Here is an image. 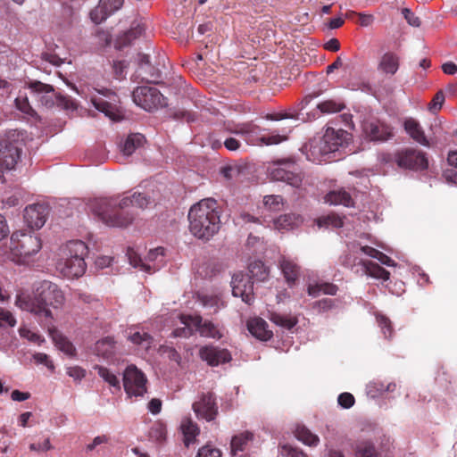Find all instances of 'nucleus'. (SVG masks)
<instances>
[{"instance_id":"de8ad7c7","label":"nucleus","mask_w":457,"mask_h":457,"mask_svg":"<svg viewBox=\"0 0 457 457\" xmlns=\"http://www.w3.org/2000/svg\"><path fill=\"white\" fill-rule=\"evenodd\" d=\"M16 325V319L11 312L0 307V327L9 326L14 327Z\"/></svg>"},{"instance_id":"bb28decb","label":"nucleus","mask_w":457,"mask_h":457,"mask_svg":"<svg viewBox=\"0 0 457 457\" xmlns=\"http://www.w3.org/2000/svg\"><path fill=\"white\" fill-rule=\"evenodd\" d=\"M360 263L361 264V275L365 274L369 277L384 281L389 278L390 273L378 264L370 261H360Z\"/></svg>"},{"instance_id":"a18cd8bd","label":"nucleus","mask_w":457,"mask_h":457,"mask_svg":"<svg viewBox=\"0 0 457 457\" xmlns=\"http://www.w3.org/2000/svg\"><path fill=\"white\" fill-rule=\"evenodd\" d=\"M445 102V95L442 90L436 92L430 103L428 104V111L432 113H436L441 110Z\"/></svg>"},{"instance_id":"72a5a7b5","label":"nucleus","mask_w":457,"mask_h":457,"mask_svg":"<svg viewBox=\"0 0 457 457\" xmlns=\"http://www.w3.org/2000/svg\"><path fill=\"white\" fill-rule=\"evenodd\" d=\"M295 435L299 441L309 446H315L320 442L319 436L312 434L304 426L298 425L295 430Z\"/></svg>"},{"instance_id":"f3484780","label":"nucleus","mask_w":457,"mask_h":457,"mask_svg":"<svg viewBox=\"0 0 457 457\" xmlns=\"http://www.w3.org/2000/svg\"><path fill=\"white\" fill-rule=\"evenodd\" d=\"M232 294L240 297L243 302L250 304L253 301V284L248 275L237 272L231 280Z\"/></svg>"},{"instance_id":"ddd939ff","label":"nucleus","mask_w":457,"mask_h":457,"mask_svg":"<svg viewBox=\"0 0 457 457\" xmlns=\"http://www.w3.org/2000/svg\"><path fill=\"white\" fill-rule=\"evenodd\" d=\"M145 374L135 365L127 367L123 373V386L129 396H142L146 392Z\"/></svg>"},{"instance_id":"7ed1b4c3","label":"nucleus","mask_w":457,"mask_h":457,"mask_svg":"<svg viewBox=\"0 0 457 457\" xmlns=\"http://www.w3.org/2000/svg\"><path fill=\"white\" fill-rule=\"evenodd\" d=\"M87 253L88 248L84 242L80 240L68 242L60 249L56 270L67 278L81 277L87 269L85 258Z\"/></svg>"},{"instance_id":"2eb2a0df","label":"nucleus","mask_w":457,"mask_h":457,"mask_svg":"<svg viewBox=\"0 0 457 457\" xmlns=\"http://www.w3.org/2000/svg\"><path fill=\"white\" fill-rule=\"evenodd\" d=\"M192 409L198 419H204L206 421L214 420L218 415L215 396L212 393L202 394L193 403Z\"/></svg>"},{"instance_id":"6e6552de","label":"nucleus","mask_w":457,"mask_h":457,"mask_svg":"<svg viewBox=\"0 0 457 457\" xmlns=\"http://www.w3.org/2000/svg\"><path fill=\"white\" fill-rule=\"evenodd\" d=\"M21 141L16 131L9 132L0 141V171L14 169L21 154Z\"/></svg>"},{"instance_id":"4be33fe9","label":"nucleus","mask_w":457,"mask_h":457,"mask_svg":"<svg viewBox=\"0 0 457 457\" xmlns=\"http://www.w3.org/2000/svg\"><path fill=\"white\" fill-rule=\"evenodd\" d=\"M403 128L406 133L417 143L423 146L429 147L430 143L428 140L425 132L420 122L413 118H408L403 122Z\"/></svg>"},{"instance_id":"393cba45","label":"nucleus","mask_w":457,"mask_h":457,"mask_svg":"<svg viewBox=\"0 0 457 457\" xmlns=\"http://www.w3.org/2000/svg\"><path fill=\"white\" fill-rule=\"evenodd\" d=\"M253 434L250 431H243L232 436L230 441V453L235 456L244 452L253 440Z\"/></svg>"},{"instance_id":"4d7b16f0","label":"nucleus","mask_w":457,"mask_h":457,"mask_svg":"<svg viewBox=\"0 0 457 457\" xmlns=\"http://www.w3.org/2000/svg\"><path fill=\"white\" fill-rule=\"evenodd\" d=\"M338 404L345 409L351 408L354 404V397L350 393H342L337 398Z\"/></svg>"},{"instance_id":"423d86ee","label":"nucleus","mask_w":457,"mask_h":457,"mask_svg":"<svg viewBox=\"0 0 457 457\" xmlns=\"http://www.w3.org/2000/svg\"><path fill=\"white\" fill-rule=\"evenodd\" d=\"M267 173L270 179L286 182L294 187H299L303 179L300 166L293 158L272 161L267 168Z\"/></svg>"},{"instance_id":"412c9836","label":"nucleus","mask_w":457,"mask_h":457,"mask_svg":"<svg viewBox=\"0 0 457 457\" xmlns=\"http://www.w3.org/2000/svg\"><path fill=\"white\" fill-rule=\"evenodd\" d=\"M278 266L289 287H293L299 278L300 266L293 260L281 256L278 260Z\"/></svg>"},{"instance_id":"49530a36","label":"nucleus","mask_w":457,"mask_h":457,"mask_svg":"<svg viewBox=\"0 0 457 457\" xmlns=\"http://www.w3.org/2000/svg\"><path fill=\"white\" fill-rule=\"evenodd\" d=\"M325 200H353L352 195L344 188L340 187L337 189H334L329 191L326 196Z\"/></svg>"},{"instance_id":"052dcab7","label":"nucleus","mask_w":457,"mask_h":457,"mask_svg":"<svg viewBox=\"0 0 457 457\" xmlns=\"http://www.w3.org/2000/svg\"><path fill=\"white\" fill-rule=\"evenodd\" d=\"M386 386L383 382L374 381L369 384L368 390L369 394L372 396H376L377 395H382L385 393Z\"/></svg>"},{"instance_id":"f03ea898","label":"nucleus","mask_w":457,"mask_h":457,"mask_svg":"<svg viewBox=\"0 0 457 457\" xmlns=\"http://www.w3.org/2000/svg\"><path fill=\"white\" fill-rule=\"evenodd\" d=\"M189 228L201 239H209L219 230L220 214L216 202H196L188 212Z\"/></svg>"},{"instance_id":"ea45409f","label":"nucleus","mask_w":457,"mask_h":457,"mask_svg":"<svg viewBox=\"0 0 457 457\" xmlns=\"http://www.w3.org/2000/svg\"><path fill=\"white\" fill-rule=\"evenodd\" d=\"M270 320L276 325L290 329L297 323V320L295 317L281 315L277 312H271Z\"/></svg>"},{"instance_id":"bf43d9fd","label":"nucleus","mask_w":457,"mask_h":457,"mask_svg":"<svg viewBox=\"0 0 457 457\" xmlns=\"http://www.w3.org/2000/svg\"><path fill=\"white\" fill-rule=\"evenodd\" d=\"M130 192H124L122 195H119L118 197H122L121 200H129L133 198L134 200H149L151 198L150 195H146L145 193L136 189L132 194L129 195Z\"/></svg>"},{"instance_id":"5701e85b","label":"nucleus","mask_w":457,"mask_h":457,"mask_svg":"<svg viewBox=\"0 0 457 457\" xmlns=\"http://www.w3.org/2000/svg\"><path fill=\"white\" fill-rule=\"evenodd\" d=\"M223 177L230 181L244 182L248 176V167L245 164L234 163L220 169Z\"/></svg>"},{"instance_id":"8fccbe9b","label":"nucleus","mask_w":457,"mask_h":457,"mask_svg":"<svg viewBox=\"0 0 457 457\" xmlns=\"http://www.w3.org/2000/svg\"><path fill=\"white\" fill-rule=\"evenodd\" d=\"M20 336L23 338L28 339L30 342L36 343L40 345L42 342H44V339L41 337L40 335H38L36 332H33L28 328H21L19 330Z\"/></svg>"},{"instance_id":"0e129e2a","label":"nucleus","mask_w":457,"mask_h":457,"mask_svg":"<svg viewBox=\"0 0 457 457\" xmlns=\"http://www.w3.org/2000/svg\"><path fill=\"white\" fill-rule=\"evenodd\" d=\"M30 451L33 452H46L53 449V445H51L50 439L46 438L43 442V444H30L29 445Z\"/></svg>"},{"instance_id":"2f4dec72","label":"nucleus","mask_w":457,"mask_h":457,"mask_svg":"<svg viewBox=\"0 0 457 457\" xmlns=\"http://www.w3.org/2000/svg\"><path fill=\"white\" fill-rule=\"evenodd\" d=\"M49 334L59 350L69 355H73L75 348L73 345L58 330L53 328L49 329Z\"/></svg>"},{"instance_id":"b1692460","label":"nucleus","mask_w":457,"mask_h":457,"mask_svg":"<svg viewBox=\"0 0 457 457\" xmlns=\"http://www.w3.org/2000/svg\"><path fill=\"white\" fill-rule=\"evenodd\" d=\"M400 66L399 56L393 52L385 53L378 62V70L385 75H395Z\"/></svg>"},{"instance_id":"4c0bfd02","label":"nucleus","mask_w":457,"mask_h":457,"mask_svg":"<svg viewBox=\"0 0 457 457\" xmlns=\"http://www.w3.org/2000/svg\"><path fill=\"white\" fill-rule=\"evenodd\" d=\"M301 218L295 214H285L275 220L274 225L277 229H289L297 226Z\"/></svg>"},{"instance_id":"6e6d98bb","label":"nucleus","mask_w":457,"mask_h":457,"mask_svg":"<svg viewBox=\"0 0 457 457\" xmlns=\"http://www.w3.org/2000/svg\"><path fill=\"white\" fill-rule=\"evenodd\" d=\"M344 224L343 220L339 217L336 216H328L322 219H320L318 221V225L321 227L322 225H332L335 228H340Z\"/></svg>"},{"instance_id":"37998d69","label":"nucleus","mask_w":457,"mask_h":457,"mask_svg":"<svg viewBox=\"0 0 457 457\" xmlns=\"http://www.w3.org/2000/svg\"><path fill=\"white\" fill-rule=\"evenodd\" d=\"M345 104L342 102H337L336 100H326L321 103H320L317 105V108L322 112V113H335L339 112L345 108Z\"/></svg>"},{"instance_id":"79ce46f5","label":"nucleus","mask_w":457,"mask_h":457,"mask_svg":"<svg viewBox=\"0 0 457 457\" xmlns=\"http://www.w3.org/2000/svg\"><path fill=\"white\" fill-rule=\"evenodd\" d=\"M98 375L111 386L120 388V380L117 376L105 367L96 365L94 368Z\"/></svg>"},{"instance_id":"a211bd4d","label":"nucleus","mask_w":457,"mask_h":457,"mask_svg":"<svg viewBox=\"0 0 457 457\" xmlns=\"http://www.w3.org/2000/svg\"><path fill=\"white\" fill-rule=\"evenodd\" d=\"M123 4L124 0H100L98 4L91 10L90 19L95 24H100L120 10Z\"/></svg>"},{"instance_id":"a19ab883","label":"nucleus","mask_w":457,"mask_h":457,"mask_svg":"<svg viewBox=\"0 0 457 457\" xmlns=\"http://www.w3.org/2000/svg\"><path fill=\"white\" fill-rule=\"evenodd\" d=\"M360 261L363 260L359 258L357 251H353L341 256V264L351 270H353L355 267H361ZM361 268L356 269L355 273H361Z\"/></svg>"},{"instance_id":"f257e3e1","label":"nucleus","mask_w":457,"mask_h":457,"mask_svg":"<svg viewBox=\"0 0 457 457\" xmlns=\"http://www.w3.org/2000/svg\"><path fill=\"white\" fill-rule=\"evenodd\" d=\"M65 296L54 283L43 280L35 285L32 294L20 292L15 298V305L39 319L53 320L54 311L62 308Z\"/></svg>"},{"instance_id":"39448f33","label":"nucleus","mask_w":457,"mask_h":457,"mask_svg":"<svg viewBox=\"0 0 457 457\" xmlns=\"http://www.w3.org/2000/svg\"><path fill=\"white\" fill-rule=\"evenodd\" d=\"M28 87L35 98L46 108H52L54 105L60 106L65 110H75L77 104L70 96L55 93L52 85L43 83L38 80L29 82Z\"/></svg>"},{"instance_id":"f8f14e48","label":"nucleus","mask_w":457,"mask_h":457,"mask_svg":"<svg viewBox=\"0 0 457 457\" xmlns=\"http://www.w3.org/2000/svg\"><path fill=\"white\" fill-rule=\"evenodd\" d=\"M395 162L400 168L414 171H422L428 168L426 153L414 148H406L397 152L395 155Z\"/></svg>"},{"instance_id":"c756f323","label":"nucleus","mask_w":457,"mask_h":457,"mask_svg":"<svg viewBox=\"0 0 457 457\" xmlns=\"http://www.w3.org/2000/svg\"><path fill=\"white\" fill-rule=\"evenodd\" d=\"M180 429L184 435V443L188 446L191 443H194L195 437L199 435V428L191 418H184L180 424Z\"/></svg>"},{"instance_id":"e433bc0d","label":"nucleus","mask_w":457,"mask_h":457,"mask_svg":"<svg viewBox=\"0 0 457 457\" xmlns=\"http://www.w3.org/2000/svg\"><path fill=\"white\" fill-rule=\"evenodd\" d=\"M307 292L312 297L318 296L320 292L325 295H335L337 292V287L330 283L309 285Z\"/></svg>"},{"instance_id":"13d9d810","label":"nucleus","mask_w":457,"mask_h":457,"mask_svg":"<svg viewBox=\"0 0 457 457\" xmlns=\"http://www.w3.org/2000/svg\"><path fill=\"white\" fill-rule=\"evenodd\" d=\"M402 13L404 17V19L406 20V21L411 25V26H413V27H420V20L418 16L415 15L414 12H412L410 9L408 8H403L402 10Z\"/></svg>"},{"instance_id":"20e7f679","label":"nucleus","mask_w":457,"mask_h":457,"mask_svg":"<svg viewBox=\"0 0 457 457\" xmlns=\"http://www.w3.org/2000/svg\"><path fill=\"white\" fill-rule=\"evenodd\" d=\"M349 139L347 131L328 127L322 137L311 143V154L319 161H327V155L335 153Z\"/></svg>"},{"instance_id":"774afa93","label":"nucleus","mask_w":457,"mask_h":457,"mask_svg":"<svg viewBox=\"0 0 457 457\" xmlns=\"http://www.w3.org/2000/svg\"><path fill=\"white\" fill-rule=\"evenodd\" d=\"M444 178L448 183L457 185V171L453 169H448L444 171Z\"/></svg>"},{"instance_id":"5fc2aeb1","label":"nucleus","mask_w":457,"mask_h":457,"mask_svg":"<svg viewBox=\"0 0 457 457\" xmlns=\"http://www.w3.org/2000/svg\"><path fill=\"white\" fill-rule=\"evenodd\" d=\"M281 453L287 457H308L307 454L289 445L281 446Z\"/></svg>"},{"instance_id":"58836bf2","label":"nucleus","mask_w":457,"mask_h":457,"mask_svg":"<svg viewBox=\"0 0 457 457\" xmlns=\"http://www.w3.org/2000/svg\"><path fill=\"white\" fill-rule=\"evenodd\" d=\"M143 31H144V29L140 25H137L136 27L131 28L129 30L126 31L118 39L120 47L129 46L132 40L140 37L142 35Z\"/></svg>"},{"instance_id":"473e14b6","label":"nucleus","mask_w":457,"mask_h":457,"mask_svg":"<svg viewBox=\"0 0 457 457\" xmlns=\"http://www.w3.org/2000/svg\"><path fill=\"white\" fill-rule=\"evenodd\" d=\"M145 141V137L140 133H134L128 136L121 151L125 155H131Z\"/></svg>"},{"instance_id":"c9c22d12","label":"nucleus","mask_w":457,"mask_h":457,"mask_svg":"<svg viewBox=\"0 0 457 457\" xmlns=\"http://www.w3.org/2000/svg\"><path fill=\"white\" fill-rule=\"evenodd\" d=\"M259 130V127L253 123H244L237 125L234 133L237 135H241L245 140L251 145H255L256 143L252 138L254 134Z\"/></svg>"},{"instance_id":"c85d7f7f","label":"nucleus","mask_w":457,"mask_h":457,"mask_svg":"<svg viewBox=\"0 0 457 457\" xmlns=\"http://www.w3.org/2000/svg\"><path fill=\"white\" fill-rule=\"evenodd\" d=\"M127 338L145 351H148L152 347L154 341L148 333L137 331L134 328H130L127 333Z\"/></svg>"},{"instance_id":"aec40b11","label":"nucleus","mask_w":457,"mask_h":457,"mask_svg":"<svg viewBox=\"0 0 457 457\" xmlns=\"http://www.w3.org/2000/svg\"><path fill=\"white\" fill-rule=\"evenodd\" d=\"M365 135L372 141H386L392 137L389 126L380 121H370L363 125Z\"/></svg>"},{"instance_id":"9b49d317","label":"nucleus","mask_w":457,"mask_h":457,"mask_svg":"<svg viewBox=\"0 0 457 457\" xmlns=\"http://www.w3.org/2000/svg\"><path fill=\"white\" fill-rule=\"evenodd\" d=\"M134 103L145 111L152 112L167 105L166 98L155 87H137L133 91Z\"/></svg>"},{"instance_id":"7c9ffc66","label":"nucleus","mask_w":457,"mask_h":457,"mask_svg":"<svg viewBox=\"0 0 457 457\" xmlns=\"http://www.w3.org/2000/svg\"><path fill=\"white\" fill-rule=\"evenodd\" d=\"M95 353L104 359H110L115 353V343L112 338L105 337L96 342Z\"/></svg>"},{"instance_id":"6ab92c4d","label":"nucleus","mask_w":457,"mask_h":457,"mask_svg":"<svg viewBox=\"0 0 457 457\" xmlns=\"http://www.w3.org/2000/svg\"><path fill=\"white\" fill-rule=\"evenodd\" d=\"M199 355L203 361L211 366H217L231 360V355L228 350L219 349L212 345L202 347Z\"/></svg>"},{"instance_id":"dca6fc26","label":"nucleus","mask_w":457,"mask_h":457,"mask_svg":"<svg viewBox=\"0 0 457 457\" xmlns=\"http://www.w3.org/2000/svg\"><path fill=\"white\" fill-rule=\"evenodd\" d=\"M97 92L106 97L109 101L102 97L93 96L91 98V102L94 107L99 112L104 113L105 116L109 117L111 120H118V109L114 104L117 101V95L112 90L106 88L97 90Z\"/></svg>"},{"instance_id":"09e8293b","label":"nucleus","mask_w":457,"mask_h":457,"mask_svg":"<svg viewBox=\"0 0 457 457\" xmlns=\"http://www.w3.org/2000/svg\"><path fill=\"white\" fill-rule=\"evenodd\" d=\"M260 144H264L266 145H278L285 140H287V137L281 136L278 134H272L270 136H262L257 139Z\"/></svg>"},{"instance_id":"864d4df0","label":"nucleus","mask_w":457,"mask_h":457,"mask_svg":"<svg viewBox=\"0 0 457 457\" xmlns=\"http://www.w3.org/2000/svg\"><path fill=\"white\" fill-rule=\"evenodd\" d=\"M196 457H221V452L218 448L204 445L198 450Z\"/></svg>"},{"instance_id":"c03bdc74","label":"nucleus","mask_w":457,"mask_h":457,"mask_svg":"<svg viewBox=\"0 0 457 457\" xmlns=\"http://www.w3.org/2000/svg\"><path fill=\"white\" fill-rule=\"evenodd\" d=\"M166 435V426L162 421L154 422L149 430V437L154 441L162 442L165 440Z\"/></svg>"},{"instance_id":"e2e57ef3","label":"nucleus","mask_w":457,"mask_h":457,"mask_svg":"<svg viewBox=\"0 0 457 457\" xmlns=\"http://www.w3.org/2000/svg\"><path fill=\"white\" fill-rule=\"evenodd\" d=\"M108 441H109V438H108V436H105V435L97 436H96V437L93 439V441H92L90 444L87 445V446H86V450H87V452H92V451H94V450H95L98 445H103V444H106V443H108Z\"/></svg>"},{"instance_id":"603ef678","label":"nucleus","mask_w":457,"mask_h":457,"mask_svg":"<svg viewBox=\"0 0 457 457\" xmlns=\"http://www.w3.org/2000/svg\"><path fill=\"white\" fill-rule=\"evenodd\" d=\"M377 321L386 337L392 336L391 321L384 315H377Z\"/></svg>"},{"instance_id":"1a4fd4ad","label":"nucleus","mask_w":457,"mask_h":457,"mask_svg":"<svg viewBox=\"0 0 457 457\" xmlns=\"http://www.w3.org/2000/svg\"><path fill=\"white\" fill-rule=\"evenodd\" d=\"M41 246L40 238L31 233L15 231L12 234L10 248L13 255L21 258L20 262L38 253Z\"/></svg>"},{"instance_id":"9d476101","label":"nucleus","mask_w":457,"mask_h":457,"mask_svg":"<svg viewBox=\"0 0 457 457\" xmlns=\"http://www.w3.org/2000/svg\"><path fill=\"white\" fill-rule=\"evenodd\" d=\"M127 257L132 267L146 273H153L158 270L164 262V249L162 247L152 249L148 252L145 260H143L137 251L129 247Z\"/></svg>"},{"instance_id":"cd10ccee","label":"nucleus","mask_w":457,"mask_h":457,"mask_svg":"<svg viewBox=\"0 0 457 457\" xmlns=\"http://www.w3.org/2000/svg\"><path fill=\"white\" fill-rule=\"evenodd\" d=\"M190 321L197 327L200 334L204 337L218 339L222 337L220 329L211 321H203V319L198 316L190 318Z\"/></svg>"},{"instance_id":"680f3d73","label":"nucleus","mask_w":457,"mask_h":457,"mask_svg":"<svg viewBox=\"0 0 457 457\" xmlns=\"http://www.w3.org/2000/svg\"><path fill=\"white\" fill-rule=\"evenodd\" d=\"M34 361L38 364H44L50 370H54V366L52 361L49 360L48 355L43 353H37L33 355Z\"/></svg>"},{"instance_id":"3c124183","label":"nucleus","mask_w":457,"mask_h":457,"mask_svg":"<svg viewBox=\"0 0 457 457\" xmlns=\"http://www.w3.org/2000/svg\"><path fill=\"white\" fill-rule=\"evenodd\" d=\"M15 104L21 112L29 115H34L35 111L30 106L27 97H17L15 99Z\"/></svg>"},{"instance_id":"0eeeda50","label":"nucleus","mask_w":457,"mask_h":457,"mask_svg":"<svg viewBox=\"0 0 457 457\" xmlns=\"http://www.w3.org/2000/svg\"><path fill=\"white\" fill-rule=\"evenodd\" d=\"M93 207L95 214L110 227H127L133 220L132 215L124 210L120 204L112 202H96Z\"/></svg>"},{"instance_id":"f704fd0d","label":"nucleus","mask_w":457,"mask_h":457,"mask_svg":"<svg viewBox=\"0 0 457 457\" xmlns=\"http://www.w3.org/2000/svg\"><path fill=\"white\" fill-rule=\"evenodd\" d=\"M250 278L258 281H264L269 277V269L261 261H254L248 267Z\"/></svg>"},{"instance_id":"338daca9","label":"nucleus","mask_w":457,"mask_h":457,"mask_svg":"<svg viewBox=\"0 0 457 457\" xmlns=\"http://www.w3.org/2000/svg\"><path fill=\"white\" fill-rule=\"evenodd\" d=\"M190 318H185V320L182 321L186 327L184 328H177L175 329L172 333L174 335V337H187L191 335V329L187 327L189 325V323L187 322V320H190Z\"/></svg>"},{"instance_id":"4468645a","label":"nucleus","mask_w":457,"mask_h":457,"mask_svg":"<svg viewBox=\"0 0 457 457\" xmlns=\"http://www.w3.org/2000/svg\"><path fill=\"white\" fill-rule=\"evenodd\" d=\"M49 215V206L46 202H36L29 204L23 212L25 223L32 229L41 228Z\"/></svg>"},{"instance_id":"a878e982","label":"nucleus","mask_w":457,"mask_h":457,"mask_svg":"<svg viewBox=\"0 0 457 457\" xmlns=\"http://www.w3.org/2000/svg\"><path fill=\"white\" fill-rule=\"evenodd\" d=\"M248 330L256 338L267 341L272 337V332L267 328V323L261 318H255L248 321Z\"/></svg>"},{"instance_id":"69168bd1","label":"nucleus","mask_w":457,"mask_h":457,"mask_svg":"<svg viewBox=\"0 0 457 457\" xmlns=\"http://www.w3.org/2000/svg\"><path fill=\"white\" fill-rule=\"evenodd\" d=\"M67 374L75 380H81L85 377L86 372L82 368L74 366L67 369Z\"/></svg>"}]
</instances>
